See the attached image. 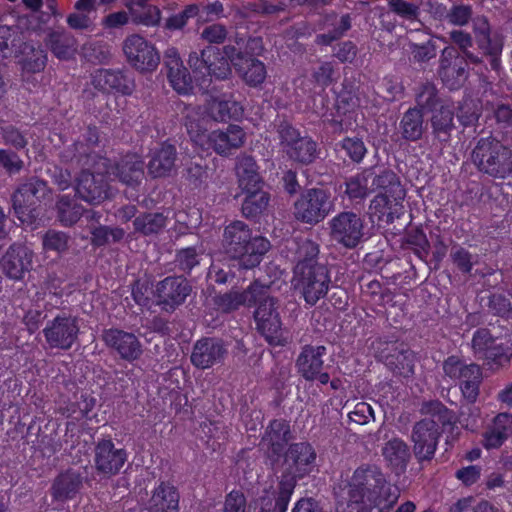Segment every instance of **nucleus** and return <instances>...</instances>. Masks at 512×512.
Segmentation results:
<instances>
[{
  "instance_id": "nucleus-1",
  "label": "nucleus",
  "mask_w": 512,
  "mask_h": 512,
  "mask_svg": "<svg viewBox=\"0 0 512 512\" xmlns=\"http://www.w3.org/2000/svg\"><path fill=\"white\" fill-rule=\"evenodd\" d=\"M337 512H388L399 494L377 466H361L355 470L349 484L341 490Z\"/></svg>"
},
{
  "instance_id": "nucleus-2",
  "label": "nucleus",
  "mask_w": 512,
  "mask_h": 512,
  "mask_svg": "<svg viewBox=\"0 0 512 512\" xmlns=\"http://www.w3.org/2000/svg\"><path fill=\"white\" fill-rule=\"evenodd\" d=\"M316 454L310 444L296 443L290 446L285 455V474L279 483V491L275 504L271 498L261 499L259 502L261 512H271L278 509L284 512L293 494L297 478H302L314 469Z\"/></svg>"
},
{
  "instance_id": "nucleus-3",
  "label": "nucleus",
  "mask_w": 512,
  "mask_h": 512,
  "mask_svg": "<svg viewBox=\"0 0 512 512\" xmlns=\"http://www.w3.org/2000/svg\"><path fill=\"white\" fill-rule=\"evenodd\" d=\"M199 113L192 111L186 114V128L192 142L203 151L213 149L220 155H228L232 150L240 148L246 134L238 125H229L225 129L207 132L206 118H197Z\"/></svg>"
},
{
  "instance_id": "nucleus-4",
  "label": "nucleus",
  "mask_w": 512,
  "mask_h": 512,
  "mask_svg": "<svg viewBox=\"0 0 512 512\" xmlns=\"http://www.w3.org/2000/svg\"><path fill=\"white\" fill-rule=\"evenodd\" d=\"M223 248L232 259H238L239 265L245 269L253 268L261 261L269 250L270 243L263 237L251 238L248 226L235 221L224 230Z\"/></svg>"
},
{
  "instance_id": "nucleus-5",
  "label": "nucleus",
  "mask_w": 512,
  "mask_h": 512,
  "mask_svg": "<svg viewBox=\"0 0 512 512\" xmlns=\"http://www.w3.org/2000/svg\"><path fill=\"white\" fill-rule=\"evenodd\" d=\"M372 185V191L376 192V195L370 209L379 222L389 224L403 215V200L406 193L394 172L384 171L375 176Z\"/></svg>"
},
{
  "instance_id": "nucleus-6",
  "label": "nucleus",
  "mask_w": 512,
  "mask_h": 512,
  "mask_svg": "<svg viewBox=\"0 0 512 512\" xmlns=\"http://www.w3.org/2000/svg\"><path fill=\"white\" fill-rule=\"evenodd\" d=\"M430 418L418 422L412 431L414 453L418 460L433 457L440 437V426L445 427L454 421L453 414L441 403L433 402L427 406Z\"/></svg>"
},
{
  "instance_id": "nucleus-7",
  "label": "nucleus",
  "mask_w": 512,
  "mask_h": 512,
  "mask_svg": "<svg viewBox=\"0 0 512 512\" xmlns=\"http://www.w3.org/2000/svg\"><path fill=\"white\" fill-rule=\"evenodd\" d=\"M511 151L494 138L481 139L472 153L473 163L479 170L504 178L512 172Z\"/></svg>"
},
{
  "instance_id": "nucleus-8",
  "label": "nucleus",
  "mask_w": 512,
  "mask_h": 512,
  "mask_svg": "<svg viewBox=\"0 0 512 512\" xmlns=\"http://www.w3.org/2000/svg\"><path fill=\"white\" fill-rule=\"evenodd\" d=\"M293 283L305 301L314 305L326 295L330 278L327 269L322 265L299 263L295 267Z\"/></svg>"
},
{
  "instance_id": "nucleus-9",
  "label": "nucleus",
  "mask_w": 512,
  "mask_h": 512,
  "mask_svg": "<svg viewBox=\"0 0 512 512\" xmlns=\"http://www.w3.org/2000/svg\"><path fill=\"white\" fill-rule=\"evenodd\" d=\"M334 209L331 193L323 188H311L294 203V216L306 224H317Z\"/></svg>"
},
{
  "instance_id": "nucleus-10",
  "label": "nucleus",
  "mask_w": 512,
  "mask_h": 512,
  "mask_svg": "<svg viewBox=\"0 0 512 512\" xmlns=\"http://www.w3.org/2000/svg\"><path fill=\"white\" fill-rule=\"evenodd\" d=\"M109 161L99 157L93 162L92 170H84L77 179L76 192L86 202L100 204L109 197L106 178Z\"/></svg>"
},
{
  "instance_id": "nucleus-11",
  "label": "nucleus",
  "mask_w": 512,
  "mask_h": 512,
  "mask_svg": "<svg viewBox=\"0 0 512 512\" xmlns=\"http://www.w3.org/2000/svg\"><path fill=\"white\" fill-rule=\"evenodd\" d=\"M258 303L254 318L258 330L264 335L271 345H284L287 337L281 329V321L277 311L276 301L267 294L265 287L264 295H256Z\"/></svg>"
},
{
  "instance_id": "nucleus-12",
  "label": "nucleus",
  "mask_w": 512,
  "mask_h": 512,
  "mask_svg": "<svg viewBox=\"0 0 512 512\" xmlns=\"http://www.w3.org/2000/svg\"><path fill=\"white\" fill-rule=\"evenodd\" d=\"M122 50L127 62L141 73L155 71L160 63V55L154 44L140 35L128 36Z\"/></svg>"
},
{
  "instance_id": "nucleus-13",
  "label": "nucleus",
  "mask_w": 512,
  "mask_h": 512,
  "mask_svg": "<svg viewBox=\"0 0 512 512\" xmlns=\"http://www.w3.org/2000/svg\"><path fill=\"white\" fill-rule=\"evenodd\" d=\"M189 64L194 69L195 79L199 81L200 88L206 87V76L214 75L216 78L224 79L231 71L228 60L220 57V53L215 48H207L202 51L201 58L197 53H193L189 57Z\"/></svg>"
},
{
  "instance_id": "nucleus-14",
  "label": "nucleus",
  "mask_w": 512,
  "mask_h": 512,
  "mask_svg": "<svg viewBox=\"0 0 512 512\" xmlns=\"http://www.w3.org/2000/svg\"><path fill=\"white\" fill-rule=\"evenodd\" d=\"M333 239L347 248L355 247L363 236V222L352 212H343L330 221Z\"/></svg>"
},
{
  "instance_id": "nucleus-15",
  "label": "nucleus",
  "mask_w": 512,
  "mask_h": 512,
  "mask_svg": "<svg viewBox=\"0 0 512 512\" xmlns=\"http://www.w3.org/2000/svg\"><path fill=\"white\" fill-rule=\"evenodd\" d=\"M79 327L77 319L62 315L55 317L44 329L46 341L52 348L69 349L74 343Z\"/></svg>"
},
{
  "instance_id": "nucleus-16",
  "label": "nucleus",
  "mask_w": 512,
  "mask_h": 512,
  "mask_svg": "<svg viewBox=\"0 0 512 512\" xmlns=\"http://www.w3.org/2000/svg\"><path fill=\"white\" fill-rule=\"evenodd\" d=\"M326 354L324 346H306L297 359L299 373L306 380H317L321 384H327L329 374L323 372V356Z\"/></svg>"
},
{
  "instance_id": "nucleus-17",
  "label": "nucleus",
  "mask_w": 512,
  "mask_h": 512,
  "mask_svg": "<svg viewBox=\"0 0 512 512\" xmlns=\"http://www.w3.org/2000/svg\"><path fill=\"white\" fill-rule=\"evenodd\" d=\"M105 344L117 351L119 356L129 362L137 360L142 355V345L132 333L118 329H109L104 332Z\"/></svg>"
},
{
  "instance_id": "nucleus-18",
  "label": "nucleus",
  "mask_w": 512,
  "mask_h": 512,
  "mask_svg": "<svg viewBox=\"0 0 512 512\" xmlns=\"http://www.w3.org/2000/svg\"><path fill=\"white\" fill-rule=\"evenodd\" d=\"M126 460V451L115 448L111 440H102L97 444L95 449V466L102 474L114 475L118 473Z\"/></svg>"
},
{
  "instance_id": "nucleus-19",
  "label": "nucleus",
  "mask_w": 512,
  "mask_h": 512,
  "mask_svg": "<svg viewBox=\"0 0 512 512\" xmlns=\"http://www.w3.org/2000/svg\"><path fill=\"white\" fill-rule=\"evenodd\" d=\"M234 51V48H226L224 53L244 81L250 86H257L263 83L266 78L264 64L257 59L240 53L234 55Z\"/></svg>"
},
{
  "instance_id": "nucleus-20",
  "label": "nucleus",
  "mask_w": 512,
  "mask_h": 512,
  "mask_svg": "<svg viewBox=\"0 0 512 512\" xmlns=\"http://www.w3.org/2000/svg\"><path fill=\"white\" fill-rule=\"evenodd\" d=\"M282 142L290 158L301 163H310L315 158L316 144L311 139L300 137L297 130L286 127L281 131Z\"/></svg>"
},
{
  "instance_id": "nucleus-21",
  "label": "nucleus",
  "mask_w": 512,
  "mask_h": 512,
  "mask_svg": "<svg viewBox=\"0 0 512 512\" xmlns=\"http://www.w3.org/2000/svg\"><path fill=\"white\" fill-rule=\"evenodd\" d=\"M164 63L168 69V79L173 89L177 93L184 95L193 92V81L183 66L175 48L171 47L165 51Z\"/></svg>"
},
{
  "instance_id": "nucleus-22",
  "label": "nucleus",
  "mask_w": 512,
  "mask_h": 512,
  "mask_svg": "<svg viewBox=\"0 0 512 512\" xmlns=\"http://www.w3.org/2000/svg\"><path fill=\"white\" fill-rule=\"evenodd\" d=\"M225 349L221 342L215 339H201L194 345L191 362L197 368L208 369L219 363L225 355Z\"/></svg>"
},
{
  "instance_id": "nucleus-23",
  "label": "nucleus",
  "mask_w": 512,
  "mask_h": 512,
  "mask_svg": "<svg viewBox=\"0 0 512 512\" xmlns=\"http://www.w3.org/2000/svg\"><path fill=\"white\" fill-rule=\"evenodd\" d=\"M190 291L188 282L181 277H168L157 286L159 301L171 308L181 304Z\"/></svg>"
},
{
  "instance_id": "nucleus-24",
  "label": "nucleus",
  "mask_w": 512,
  "mask_h": 512,
  "mask_svg": "<svg viewBox=\"0 0 512 512\" xmlns=\"http://www.w3.org/2000/svg\"><path fill=\"white\" fill-rule=\"evenodd\" d=\"M381 453L386 464L397 474L405 471L411 457L409 446L398 437L387 440Z\"/></svg>"
},
{
  "instance_id": "nucleus-25",
  "label": "nucleus",
  "mask_w": 512,
  "mask_h": 512,
  "mask_svg": "<svg viewBox=\"0 0 512 512\" xmlns=\"http://www.w3.org/2000/svg\"><path fill=\"white\" fill-rule=\"evenodd\" d=\"M192 111L199 113L197 118H206V125L208 124L209 118L215 121H226L228 119H239L243 115L242 106L235 100L226 97L221 99H213L209 103L207 115H204L196 109H188L187 114L191 113Z\"/></svg>"
},
{
  "instance_id": "nucleus-26",
  "label": "nucleus",
  "mask_w": 512,
  "mask_h": 512,
  "mask_svg": "<svg viewBox=\"0 0 512 512\" xmlns=\"http://www.w3.org/2000/svg\"><path fill=\"white\" fill-rule=\"evenodd\" d=\"M264 292L265 286L254 283L245 291L240 292L233 290L229 293L219 296L216 303L221 310L230 312L238 309L243 305H251L252 303H256V295H264Z\"/></svg>"
},
{
  "instance_id": "nucleus-27",
  "label": "nucleus",
  "mask_w": 512,
  "mask_h": 512,
  "mask_svg": "<svg viewBox=\"0 0 512 512\" xmlns=\"http://www.w3.org/2000/svg\"><path fill=\"white\" fill-rule=\"evenodd\" d=\"M179 494L176 489L167 484H159L153 491L149 500L151 512H178Z\"/></svg>"
},
{
  "instance_id": "nucleus-28",
  "label": "nucleus",
  "mask_w": 512,
  "mask_h": 512,
  "mask_svg": "<svg viewBox=\"0 0 512 512\" xmlns=\"http://www.w3.org/2000/svg\"><path fill=\"white\" fill-rule=\"evenodd\" d=\"M175 159V148L169 144H162L152 153V158L148 164L149 173L153 177L169 175L175 167Z\"/></svg>"
},
{
  "instance_id": "nucleus-29",
  "label": "nucleus",
  "mask_w": 512,
  "mask_h": 512,
  "mask_svg": "<svg viewBox=\"0 0 512 512\" xmlns=\"http://www.w3.org/2000/svg\"><path fill=\"white\" fill-rule=\"evenodd\" d=\"M96 399L92 396L81 395L80 399L74 403H71L67 407V416L71 420L68 422L69 427L75 426L74 421L79 422L81 428H85L88 422L96 418L95 414H91ZM73 428H71L72 430Z\"/></svg>"
},
{
  "instance_id": "nucleus-30",
  "label": "nucleus",
  "mask_w": 512,
  "mask_h": 512,
  "mask_svg": "<svg viewBox=\"0 0 512 512\" xmlns=\"http://www.w3.org/2000/svg\"><path fill=\"white\" fill-rule=\"evenodd\" d=\"M82 485V479L79 473L66 471L60 474L54 481L52 491L57 500H67L74 497Z\"/></svg>"
},
{
  "instance_id": "nucleus-31",
  "label": "nucleus",
  "mask_w": 512,
  "mask_h": 512,
  "mask_svg": "<svg viewBox=\"0 0 512 512\" xmlns=\"http://www.w3.org/2000/svg\"><path fill=\"white\" fill-rule=\"evenodd\" d=\"M149 0H131L127 7L134 21L145 26L160 23L161 12L157 6L149 5Z\"/></svg>"
},
{
  "instance_id": "nucleus-32",
  "label": "nucleus",
  "mask_w": 512,
  "mask_h": 512,
  "mask_svg": "<svg viewBox=\"0 0 512 512\" xmlns=\"http://www.w3.org/2000/svg\"><path fill=\"white\" fill-rule=\"evenodd\" d=\"M47 45L53 54L61 60L71 59L77 51L75 38L63 31L50 33Z\"/></svg>"
},
{
  "instance_id": "nucleus-33",
  "label": "nucleus",
  "mask_w": 512,
  "mask_h": 512,
  "mask_svg": "<svg viewBox=\"0 0 512 512\" xmlns=\"http://www.w3.org/2000/svg\"><path fill=\"white\" fill-rule=\"evenodd\" d=\"M236 173L240 189L244 192L260 187V177L253 158L243 156L238 159Z\"/></svg>"
},
{
  "instance_id": "nucleus-34",
  "label": "nucleus",
  "mask_w": 512,
  "mask_h": 512,
  "mask_svg": "<svg viewBox=\"0 0 512 512\" xmlns=\"http://www.w3.org/2000/svg\"><path fill=\"white\" fill-rule=\"evenodd\" d=\"M289 433V425L281 420L273 421L262 439V446L272 450L273 454H278L286 444Z\"/></svg>"
},
{
  "instance_id": "nucleus-35",
  "label": "nucleus",
  "mask_w": 512,
  "mask_h": 512,
  "mask_svg": "<svg viewBox=\"0 0 512 512\" xmlns=\"http://www.w3.org/2000/svg\"><path fill=\"white\" fill-rule=\"evenodd\" d=\"M115 175L127 185L138 183L143 177L142 161L136 155L127 156L116 167Z\"/></svg>"
},
{
  "instance_id": "nucleus-36",
  "label": "nucleus",
  "mask_w": 512,
  "mask_h": 512,
  "mask_svg": "<svg viewBox=\"0 0 512 512\" xmlns=\"http://www.w3.org/2000/svg\"><path fill=\"white\" fill-rule=\"evenodd\" d=\"M402 136L411 141L418 140L423 133V114L420 109H409L400 122Z\"/></svg>"
},
{
  "instance_id": "nucleus-37",
  "label": "nucleus",
  "mask_w": 512,
  "mask_h": 512,
  "mask_svg": "<svg viewBox=\"0 0 512 512\" xmlns=\"http://www.w3.org/2000/svg\"><path fill=\"white\" fill-rule=\"evenodd\" d=\"M23 249L21 247H11L2 258V268L4 273L12 279H20L25 272V265L22 260Z\"/></svg>"
},
{
  "instance_id": "nucleus-38",
  "label": "nucleus",
  "mask_w": 512,
  "mask_h": 512,
  "mask_svg": "<svg viewBox=\"0 0 512 512\" xmlns=\"http://www.w3.org/2000/svg\"><path fill=\"white\" fill-rule=\"evenodd\" d=\"M246 197L242 204V211L246 217H254L261 213L268 205V196L261 187L244 191Z\"/></svg>"
},
{
  "instance_id": "nucleus-39",
  "label": "nucleus",
  "mask_w": 512,
  "mask_h": 512,
  "mask_svg": "<svg viewBox=\"0 0 512 512\" xmlns=\"http://www.w3.org/2000/svg\"><path fill=\"white\" fill-rule=\"evenodd\" d=\"M32 195V184H24L19 187L13 195V209L22 224L32 223V209L28 205H23L27 199Z\"/></svg>"
},
{
  "instance_id": "nucleus-40",
  "label": "nucleus",
  "mask_w": 512,
  "mask_h": 512,
  "mask_svg": "<svg viewBox=\"0 0 512 512\" xmlns=\"http://www.w3.org/2000/svg\"><path fill=\"white\" fill-rule=\"evenodd\" d=\"M466 378L461 380V391L463 396L470 402H474L478 396L481 372L478 365L470 364L466 370Z\"/></svg>"
},
{
  "instance_id": "nucleus-41",
  "label": "nucleus",
  "mask_w": 512,
  "mask_h": 512,
  "mask_svg": "<svg viewBox=\"0 0 512 512\" xmlns=\"http://www.w3.org/2000/svg\"><path fill=\"white\" fill-rule=\"evenodd\" d=\"M134 226L137 231L146 235L157 233L166 226V217L159 213L146 214L137 217Z\"/></svg>"
},
{
  "instance_id": "nucleus-42",
  "label": "nucleus",
  "mask_w": 512,
  "mask_h": 512,
  "mask_svg": "<svg viewBox=\"0 0 512 512\" xmlns=\"http://www.w3.org/2000/svg\"><path fill=\"white\" fill-rule=\"evenodd\" d=\"M291 249H294V260L299 263L314 262V258L318 254V246L309 239H303L300 243H291Z\"/></svg>"
},
{
  "instance_id": "nucleus-43",
  "label": "nucleus",
  "mask_w": 512,
  "mask_h": 512,
  "mask_svg": "<svg viewBox=\"0 0 512 512\" xmlns=\"http://www.w3.org/2000/svg\"><path fill=\"white\" fill-rule=\"evenodd\" d=\"M60 221L64 225L74 224L82 215L83 209L68 197H63L58 203Z\"/></svg>"
},
{
  "instance_id": "nucleus-44",
  "label": "nucleus",
  "mask_w": 512,
  "mask_h": 512,
  "mask_svg": "<svg viewBox=\"0 0 512 512\" xmlns=\"http://www.w3.org/2000/svg\"><path fill=\"white\" fill-rule=\"evenodd\" d=\"M371 173L363 172L356 176L351 177L346 182V194L352 198H363L368 192V181Z\"/></svg>"
},
{
  "instance_id": "nucleus-45",
  "label": "nucleus",
  "mask_w": 512,
  "mask_h": 512,
  "mask_svg": "<svg viewBox=\"0 0 512 512\" xmlns=\"http://www.w3.org/2000/svg\"><path fill=\"white\" fill-rule=\"evenodd\" d=\"M454 108L451 105H441L432 116L435 131H447L453 125Z\"/></svg>"
},
{
  "instance_id": "nucleus-46",
  "label": "nucleus",
  "mask_w": 512,
  "mask_h": 512,
  "mask_svg": "<svg viewBox=\"0 0 512 512\" xmlns=\"http://www.w3.org/2000/svg\"><path fill=\"white\" fill-rule=\"evenodd\" d=\"M388 365L399 375L408 377L414 372V354L412 352H400L396 356V362L389 361Z\"/></svg>"
},
{
  "instance_id": "nucleus-47",
  "label": "nucleus",
  "mask_w": 512,
  "mask_h": 512,
  "mask_svg": "<svg viewBox=\"0 0 512 512\" xmlns=\"http://www.w3.org/2000/svg\"><path fill=\"white\" fill-rule=\"evenodd\" d=\"M118 75L109 70H98L92 77L93 85L102 91H109L116 87Z\"/></svg>"
},
{
  "instance_id": "nucleus-48",
  "label": "nucleus",
  "mask_w": 512,
  "mask_h": 512,
  "mask_svg": "<svg viewBox=\"0 0 512 512\" xmlns=\"http://www.w3.org/2000/svg\"><path fill=\"white\" fill-rule=\"evenodd\" d=\"M43 245L47 250L63 252L68 246V238L62 232L49 231L43 238Z\"/></svg>"
},
{
  "instance_id": "nucleus-49",
  "label": "nucleus",
  "mask_w": 512,
  "mask_h": 512,
  "mask_svg": "<svg viewBox=\"0 0 512 512\" xmlns=\"http://www.w3.org/2000/svg\"><path fill=\"white\" fill-rule=\"evenodd\" d=\"M470 367L469 365H464L457 357H449L443 365V370L445 374L451 379H459L460 381L463 378H466V370Z\"/></svg>"
},
{
  "instance_id": "nucleus-50",
  "label": "nucleus",
  "mask_w": 512,
  "mask_h": 512,
  "mask_svg": "<svg viewBox=\"0 0 512 512\" xmlns=\"http://www.w3.org/2000/svg\"><path fill=\"white\" fill-rule=\"evenodd\" d=\"M373 418L374 411L371 405L366 402L357 403L354 409L349 413V419L359 425L366 424Z\"/></svg>"
},
{
  "instance_id": "nucleus-51",
  "label": "nucleus",
  "mask_w": 512,
  "mask_h": 512,
  "mask_svg": "<svg viewBox=\"0 0 512 512\" xmlns=\"http://www.w3.org/2000/svg\"><path fill=\"white\" fill-rule=\"evenodd\" d=\"M342 148L347 152L349 157L356 162L363 159L366 154L364 143L358 138H346L342 141Z\"/></svg>"
},
{
  "instance_id": "nucleus-52",
  "label": "nucleus",
  "mask_w": 512,
  "mask_h": 512,
  "mask_svg": "<svg viewBox=\"0 0 512 512\" xmlns=\"http://www.w3.org/2000/svg\"><path fill=\"white\" fill-rule=\"evenodd\" d=\"M95 19V16L75 10V12L67 17V23L73 29L85 30L90 29L94 25Z\"/></svg>"
},
{
  "instance_id": "nucleus-53",
  "label": "nucleus",
  "mask_w": 512,
  "mask_h": 512,
  "mask_svg": "<svg viewBox=\"0 0 512 512\" xmlns=\"http://www.w3.org/2000/svg\"><path fill=\"white\" fill-rule=\"evenodd\" d=\"M335 23L338 24V27L332 33L322 34L317 37L319 43L325 45L330 44L333 40L342 36L351 26L350 17L348 15H343L339 19L336 18Z\"/></svg>"
},
{
  "instance_id": "nucleus-54",
  "label": "nucleus",
  "mask_w": 512,
  "mask_h": 512,
  "mask_svg": "<svg viewBox=\"0 0 512 512\" xmlns=\"http://www.w3.org/2000/svg\"><path fill=\"white\" fill-rule=\"evenodd\" d=\"M510 355L509 350L504 348L503 343H498L495 340L491 347L487 349V352H485L484 358L491 360L498 365H503L509 361Z\"/></svg>"
},
{
  "instance_id": "nucleus-55",
  "label": "nucleus",
  "mask_w": 512,
  "mask_h": 512,
  "mask_svg": "<svg viewBox=\"0 0 512 512\" xmlns=\"http://www.w3.org/2000/svg\"><path fill=\"white\" fill-rule=\"evenodd\" d=\"M411 54L413 59L417 62H425L431 58H434L436 55V46L433 42L428 41L425 44H412L411 45Z\"/></svg>"
},
{
  "instance_id": "nucleus-56",
  "label": "nucleus",
  "mask_w": 512,
  "mask_h": 512,
  "mask_svg": "<svg viewBox=\"0 0 512 512\" xmlns=\"http://www.w3.org/2000/svg\"><path fill=\"white\" fill-rule=\"evenodd\" d=\"M494 341L495 340L492 339L490 333L487 330L482 329L474 334L472 346L475 353L480 354L482 357H484L485 352H487V349L491 347Z\"/></svg>"
},
{
  "instance_id": "nucleus-57",
  "label": "nucleus",
  "mask_w": 512,
  "mask_h": 512,
  "mask_svg": "<svg viewBox=\"0 0 512 512\" xmlns=\"http://www.w3.org/2000/svg\"><path fill=\"white\" fill-rule=\"evenodd\" d=\"M389 6L392 11L401 17L412 19L418 14L419 7L415 4L407 3L403 0H389Z\"/></svg>"
},
{
  "instance_id": "nucleus-58",
  "label": "nucleus",
  "mask_w": 512,
  "mask_h": 512,
  "mask_svg": "<svg viewBox=\"0 0 512 512\" xmlns=\"http://www.w3.org/2000/svg\"><path fill=\"white\" fill-rule=\"evenodd\" d=\"M177 261L183 270H191L199 264V254L194 248H185L179 251Z\"/></svg>"
},
{
  "instance_id": "nucleus-59",
  "label": "nucleus",
  "mask_w": 512,
  "mask_h": 512,
  "mask_svg": "<svg viewBox=\"0 0 512 512\" xmlns=\"http://www.w3.org/2000/svg\"><path fill=\"white\" fill-rule=\"evenodd\" d=\"M245 506L244 495L239 491H232L226 498L224 512H245Z\"/></svg>"
},
{
  "instance_id": "nucleus-60",
  "label": "nucleus",
  "mask_w": 512,
  "mask_h": 512,
  "mask_svg": "<svg viewBox=\"0 0 512 512\" xmlns=\"http://www.w3.org/2000/svg\"><path fill=\"white\" fill-rule=\"evenodd\" d=\"M493 428L498 430V432L507 439L512 435V414L509 413H500L498 414L491 424Z\"/></svg>"
},
{
  "instance_id": "nucleus-61",
  "label": "nucleus",
  "mask_w": 512,
  "mask_h": 512,
  "mask_svg": "<svg viewBox=\"0 0 512 512\" xmlns=\"http://www.w3.org/2000/svg\"><path fill=\"white\" fill-rule=\"evenodd\" d=\"M478 109L472 100H466L460 107L458 119L463 125H471L478 119Z\"/></svg>"
},
{
  "instance_id": "nucleus-62",
  "label": "nucleus",
  "mask_w": 512,
  "mask_h": 512,
  "mask_svg": "<svg viewBox=\"0 0 512 512\" xmlns=\"http://www.w3.org/2000/svg\"><path fill=\"white\" fill-rule=\"evenodd\" d=\"M226 35L227 31L224 26L213 24L202 31L201 37L209 43H220L224 41Z\"/></svg>"
},
{
  "instance_id": "nucleus-63",
  "label": "nucleus",
  "mask_w": 512,
  "mask_h": 512,
  "mask_svg": "<svg viewBox=\"0 0 512 512\" xmlns=\"http://www.w3.org/2000/svg\"><path fill=\"white\" fill-rule=\"evenodd\" d=\"M505 441L506 439L491 425L483 433L482 445L488 450L499 448Z\"/></svg>"
},
{
  "instance_id": "nucleus-64",
  "label": "nucleus",
  "mask_w": 512,
  "mask_h": 512,
  "mask_svg": "<svg viewBox=\"0 0 512 512\" xmlns=\"http://www.w3.org/2000/svg\"><path fill=\"white\" fill-rule=\"evenodd\" d=\"M481 470L478 466H468L456 472V477L465 485L469 486L480 478Z\"/></svg>"
}]
</instances>
